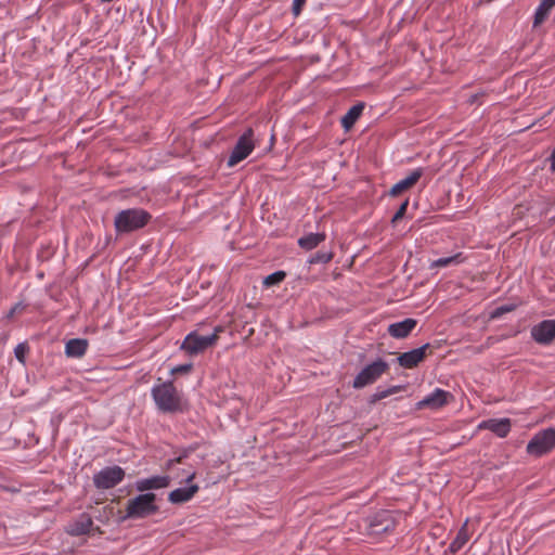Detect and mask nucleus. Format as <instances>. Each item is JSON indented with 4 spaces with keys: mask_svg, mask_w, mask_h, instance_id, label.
Returning a JSON list of instances; mask_svg holds the SVG:
<instances>
[{
    "mask_svg": "<svg viewBox=\"0 0 555 555\" xmlns=\"http://www.w3.org/2000/svg\"><path fill=\"white\" fill-rule=\"evenodd\" d=\"M305 3H306V0H294L293 1V13H294V15L297 16V15L300 14Z\"/></svg>",
    "mask_w": 555,
    "mask_h": 555,
    "instance_id": "obj_31",
    "label": "nucleus"
},
{
    "mask_svg": "<svg viewBox=\"0 0 555 555\" xmlns=\"http://www.w3.org/2000/svg\"><path fill=\"white\" fill-rule=\"evenodd\" d=\"M554 7L555 0H541L533 16V27L542 25L547 20Z\"/></svg>",
    "mask_w": 555,
    "mask_h": 555,
    "instance_id": "obj_19",
    "label": "nucleus"
},
{
    "mask_svg": "<svg viewBox=\"0 0 555 555\" xmlns=\"http://www.w3.org/2000/svg\"><path fill=\"white\" fill-rule=\"evenodd\" d=\"M333 257H334L333 253L318 251L310 258L309 262L311 264L327 263L333 259Z\"/></svg>",
    "mask_w": 555,
    "mask_h": 555,
    "instance_id": "obj_26",
    "label": "nucleus"
},
{
    "mask_svg": "<svg viewBox=\"0 0 555 555\" xmlns=\"http://www.w3.org/2000/svg\"><path fill=\"white\" fill-rule=\"evenodd\" d=\"M192 364H181L171 370L172 374H186L191 371Z\"/></svg>",
    "mask_w": 555,
    "mask_h": 555,
    "instance_id": "obj_30",
    "label": "nucleus"
},
{
    "mask_svg": "<svg viewBox=\"0 0 555 555\" xmlns=\"http://www.w3.org/2000/svg\"><path fill=\"white\" fill-rule=\"evenodd\" d=\"M170 479L168 476H154L150 478L140 479L135 482V488L140 492L152 489H162L168 487Z\"/></svg>",
    "mask_w": 555,
    "mask_h": 555,
    "instance_id": "obj_15",
    "label": "nucleus"
},
{
    "mask_svg": "<svg viewBox=\"0 0 555 555\" xmlns=\"http://www.w3.org/2000/svg\"><path fill=\"white\" fill-rule=\"evenodd\" d=\"M28 350V347L26 344L22 343V344H18L15 349H14V353H15V357L16 359L21 362V363H25V354Z\"/></svg>",
    "mask_w": 555,
    "mask_h": 555,
    "instance_id": "obj_29",
    "label": "nucleus"
},
{
    "mask_svg": "<svg viewBox=\"0 0 555 555\" xmlns=\"http://www.w3.org/2000/svg\"><path fill=\"white\" fill-rule=\"evenodd\" d=\"M511 420L509 418H490L482 421L479 425V429H488L494 433L500 438H505L511 431Z\"/></svg>",
    "mask_w": 555,
    "mask_h": 555,
    "instance_id": "obj_13",
    "label": "nucleus"
},
{
    "mask_svg": "<svg viewBox=\"0 0 555 555\" xmlns=\"http://www.w3.org/2000/svg\"><path fill=\"white\" fill-rule=\"evenodd\" d=\"M125 478V472L119 466H108L93 476V483L98 489H112Z\"/></svg>",
    "mask_w": 555,
    "mask_h": 555,
    "instance_id": "obj_8",
    "label": "nucleus"
},
{
    "mask_svg": "<svg viewBox=\"0 0 555 555\" xmlns=\"http://www.w3.org/2000/svg\"><path fill=\"white\" fill-rule=\"evenodd\" d=\"M285 276H286V274L284 271H276V272L268 275L264 279L263 284L266 286L276 285V284L281 283L285 279Z\"/></svg>",
    "mask_w": 555,
    "mask_h": 555,
    "instance_id": "obj_27",
    "label": "nucleus"
},
{
    "mask_svg": "<svg viewBox=\"0 0 555 555\" xmlns=\"http://www.w3.org/2000/svg\"><path fill=\"white\" fill-rule=\"evenodd\" d=\"M511 310H512V309H511L509 307H500V308H498V310H496V313H495V314H496V315H499V314H502V313H504V312H508V311H511Z\"/></svg>",
    "mask_w": 555,
    "mask_h": 555,
    "instance_id": "obj_33",
    "label": "nucleus"
},
{
    "mask_svg": "<svg viewBox=\"0 0 555 555\" xmlns=\"http://www.w3.org/2000/svg\"><path fill=\"white\" fill-rule=\"evenodd\" d=\"M177 463H181L182 462V456H179L175 460Z\"/></svg>",
    "mask_w": 555,
    "mask_h": 555,
    "instance_id": "obj_35",
    "label": "nucleus"
},
{
    "mask_svg": "<svg viewBox=\"0 0 555 555\" xmlns=\"http://www.w3.org/2000/svg\"><path fill=\"white\" fill-rule=\"evenodd\" d=\"M196 474L195 473H192L188 478H186V482H191L194 478H195Z\"/></svg>",
    "mask_w": 555,
    "mask_h": 555,
    "instance_id": "obj_34",
    "label": "nucleus"
},
{
    "mask_svg": "<svg viewBox=\"0 0 555 555\" xmlns=\"http://www.w3.org/2000/svg\"><path fill=\"white\" fill-rule=\"evenodd\" d=\"M429 349L430 345L425 344L420 348L403 352L398 357V362L404 369H413L425 360Z\"/></svg>",
    "mask_w": 555,
    "mask_h": 555,
    "instance_id": "obj_11",
    "label": "nucleus"
},
{
    "mask_svg": "<svg viewBox=\"0 0 555 555\" xmlns=\"http://www.w3.org/2000/svg\"><path fill=\"white\" fill-rule=\"evenodd\" d=\"M151 393L159 411L164 413H176L183 410L182 396L172 382H163L154 385Z\"/></svg>",
    "mask_w": 555,
    "mask_h": 555,
    "instance_id": "obj_1",
    "label": "nucleus"
},
{
    "mask_svg": "<svg viewBox=\"0 0 555 555\" xmlns=\"http://www.w3.org/2000/svg\"><path fill=\"white\" fill-rule=\"evenodd\" d=\"M364 109L363 103L351 106L341 118V126L345 130H350L360 118Z\"/></svg>",
    "mask_w": 555,
    "mask_h": 555,
    "instance_id": "obj_20",
    "label": "nucleus"
},
{
    "mask_svg": "<svg viewBox=\"0 0 555 555\" xmlns=\"http://www.w3.org/2000/svg\"><path fill=\"white\" fill-rule=\"evenodd\" d=\"M388 363L382 359H378L372 362L371 364H367L356 376L352 383V387L356 389H361L367 385L375 383L383 374H385L388 371Z\"/></svg>",
    "mask_w": 555,
    "mask_h": 555,
    "instance_id": "obj_7",
    "label": "nucleus"
},
{
    "mask_svg": "<svg viewBox=\"0 0 555 555\" xmlns=\"http://www.w3.org/2000/svg\"><path fill=\"white\" fill-rule=\"evenodd\" d=\"M402 390L401 386H392L386 390H378L372 396V402L379 401Z\"/></svg>",
    "mask_w": 555,
    "mask_h": 555,
    "instance_id": "obj_25",
    "label": "nucleus"
},
{
    "mask_svg": "<svg viewBox=\"0 0 555 555\" xmlns=\"http://www.w3.org/2000/svg\"><path fill=\"white\" fill-rule=\"evenodd\" d=\"M396 521L388 511L377 513L370 521V534L378 535L395 529Z\"/></svg>",
    "mask_w": 555,
    "mask_h": 555,
    "instance_id": "obj_10",
    "label": "nucleus"
},
{
    "mask_svg": "<svg viewBox=\"0 0 555 555\" xmlns=\"http://www.w3.org/2000/svg\"><path fill=\"white\" fill-rule=\"evenodd\" d=\"M92 525V519L87 515H82L81 518L72 526L69 532L74 535L86 534L90 531Z\"/></svg>",
    "mask_w": 555,
    "mask_h": 555,
    "instance_id": "obj_24",
    "label": "nucleus"
},
{
    "mask_svg": "<svg viewBox=\"0 0 555 555\" xmlns=\"http://www.w3.org/2000/svg\"><path fill=\"white\" fill-rule=\"evenodd\" d=\"M414 319H405L401 322L392 323L388 326V333L395 338H405L416 326Z\"/></svg>",
    "mask_w": 555,
    "mask_h": 555,
    "instance_id": "obj_16",
    "label": "nucleus"
},
{
    "mask_svg": "<svg viewBox=\"0 0 555 555\" xmlns=\"http://www.w3.org/2000/svg\"><path fill=\"white\" fill-rule=\"evenodd\" d=\"M198 489L197 485L175 489L168 494V501L172 504L189 502L197 493Z\"/></svg>",
    "mask_w": 555,
    "mask_h": 555,
    "instance_id": "obj_17",
    "label": "nucleus"
},
{
    "mask_svg": "<svg viewBox=\"0 0 555 555\" xmlns=\"http://www.w3.org/2000/svg\"><path fill=\"white\" fill-rule=\"evenodd\" d=\"M15 310H16V308H13V309L10 311V314H9V315H10V317H11V315H13V314H14V312H15Z\"/></svg>",
    "mask_w": 555,
    "mask_h": 555,
    "instance_id": "obj_36",
    "label": "nucleus"
},
{
    "mask_svg": "<svg viewBox=\"0 0 555 555\" xmlns=\"http://www.w3.org/2000/svg\"><path fill=\"white\" fill-rule=\"evenodd\" d=\"M152 219L149 211L142 208H129L119 211L114 219L117 234H125L144 228Z\"/></svg>",
    "mask_w": 555,
    "mask_h": 555,
    "instance_id": "obj_2",
    "label": "nucleus"
},
{
    "mask_svg": "<svg viewBox=\"0 0 555 555\" xmlns=\"http://www.w3.org/2000/svg\"><path fill=\"white\" fill-rule=\"evenodd\" d=\"M408 206H409V199L406 198L399 207V209L397 210V212L393 215L392 219H391V222L395 224L397 223L400 219H402L406 212V209H408Z\"/></svg>",
    "mask_w": 555,
    "mask_h": 555,
    "instance_id": "obj_28",
    "label": "nucleus"
},
{
    "mask_svg": "<svg viewBox=\"0 0 555 555\" xmlns=\"http://www.w3.org/2000/svg\"><path fill=\"white\" fill-rule=\"evenodd\" d=\"M531 335L539 344H550L555 338V320H545L533 326Z\"/></svg>",
    "mask_w": 555,
    "mask_h": 555,
    "instance_id": "obj_12",
    "label": "nucleus"
},
{
    "mask_svg": "<svg viewBox=\"0 0 555 555\" xmlns=\"http://www.w3.org/2000/svg\"><path fill=\"white\" fill-rule=\"evenodd\" d=\"M555 448V428L538 431L527 444V453L540 457Z\"/></svg>",
    "mask_w": 555,
    "mask_h": 555,
    "instance_id": "obj_6",
    "label": "nucleus"
},
{
    "mask_svg": "<svg viewBox=\"0 0 555 555\" xmlns=\"http://www.w3.org/2000/svg\"><path fill=\"white\" fill-rule=\"evenodd\" d=\"M551 160V170L555 172V149L552 152V155L550 157Z\"/></svg>",
    "mask_w": 555,
    "mask_h": 555,
    "instance_id": "obj_32",
    "label": "nucleus"
},
{
    "mask_svg": "<svg viewBox=\"0 0 555 555\" xmlns=\"http://www.w3.org/2000/svg\"><path fill=\"white\" fill-rule=\"evenodd\" d=\"M222 332V326H216L214 333L207 336L199 335L196 331L191 332L184 338L181 348L190 354H197L215 346Z\"/></svg>",
    "mask_w": 555,
    "mask_h": 555,
    "instance_id": "obj_4",
    "label": "nucleus"
},
{
    "mask_svg": "<svg viewBox=\"0 0 555 555\" xmlns=\"http://www.w3.org/2000/svg\"><path fill=\"white\" fill-rule=\"evenodd\" d=\"M325 238L326 235L324 233H309L298 240V245L306 250H311L325 241Z\"/></svg>",
    "mask_w": 555,
    "mask_h": 555,
    "instance_id": "obj_22",
    "label": "nucleus"
},
{
    "mask_svg": "<svg viewBox=\"0 0 555 555\" xmlns=\"http://www.w3.org/2000/svg\"><path fill=\"white\" fill-rule=\"evenodd\" d=\"M453 399L451 392L440 388H436L431 393L423 398L416 403L417 410L430 409L438 410L449 403Z\"/></svg>",
    "mask_w": 555,
    "mask_h": 555,
    "instance_id": "obj_9",
    "label": "nucleus"
},
{
    "mask_svg": "<svg viewBox=\"0 0 555 555\" xmlns=\"http://www.w3.org/2000/svg\"><path fill=\"white\" fill-rule=\"evenodd\" d=\"M464 259L465 258L463 257V254L457 253L450 257H443V258L434 260L430 263L429 268L436 269V268H446V267H450V266H457V264L462 263L464 261Z\"/></svg>",
    "mask_w": 555,
    "mask_h": 555,
    "instance_id": "obj_23",
    "label": "nucleus"
},
{
    "mask_svg": "<svg viewBox=\"0 0 555 555\" xmlns=\"http://www.w3.org/2000/svg\"><path fill=\"white\" fill-rule=\"evenodd\" d=\"M88 349V341L81 338H74L66 343L65 353L70 358H81Z\"/></svg>",
    "mask_w": 555,
    "mask_h": 555,
    "instance_id": "obj_18",
    "label": "nucleus"
},
{
    "mask_svg": "<svg viewBox=\"0 0 555 555\" xmlns=\"http://www.w3.org/2000/svg\"><path fill=\"white\" fill-rule=\"evenodd\" d=\"M422 176H423L422 168H416V169L412 170L406 178L398 181L396 184L392 185V188L389 191V194L391 196H398L401 193L410 190L418 182V180L421 179Z\"/></svg>",
    "mask_w": 555,
    "mask_h": 555,
    "instance_id": "obj_14",
    "label": "nucleus"
},
{
    "mask_svg": "<svg viewBox=\"0 0 555 555\" xmlns=\"http://www.w3.org/2000/svg\"><path fill=\"white\" fill-rule=\"evenodd\" d=\"M155 502L154 493H142L128 500L121 519H142L155 514L158 511Z\"/></svg>",
    "mask_w": 555,
    "mask_h": 555,
    "instance_id": "obj_3",
    "label": "nucleus"
},
{
    "mask_svg": "<svg viewBox=\"0 0 555 555\" xmlns=\"http://www.w3.org/2000/svg\"><path fill=\"white\" fill-rule=\"evenodd\" d=\"M469 538L468 521L466 520L460 528L454 540L450 543L449 551L453 554L459 552L468 542Z\"/></svg>",
    "mask_w": 555,
    "mask_h": 555,
    "instance_id": "obj_21",
    "label": "nucleus"
},
{
    "mask_svg": "<svg viewBox=\"0 0 555 555\" xmlns=\"http://www.w3.org/2000/svg\"><path fill=\"white\" fill-rule=\"evenodd\" d=\"M255 146V132L251 128H248L242 135H240L228 158L227 166L232 168L246 159L251 154Z\"/></svg>",
    "mask_w": 555,
    "mask_h": 555,
    "instance_id": "obj_5",
    "label": "nucleus"
}]
</instances>
